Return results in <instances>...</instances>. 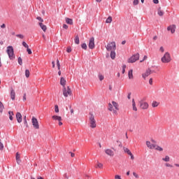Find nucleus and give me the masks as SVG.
Returning a JSON list of instances; mask_svg holds the SVG:
<instances>
[{"mask_svg":"<svg viewBox=\"0 0 179 179\" xmlns=\"http://www.w3.org/2000/svg\"><path fill=\"white\" fill-rule=\"evenodd\" d=\"M108 110L112 111L114 115H118V110H120V106L118 103L113 101L112 103H108Z\"/></svg>","mask_w":179,"mask_h":179,"instance_id":"f257e3e1","label":"nucleus"},{"mask_svg":"<svg viewBox=\"0 0 179 179\" xmlns=\"http://www.w3.org/2000/svg\"><path fill=\"white\" fill-rule=\"evenodd\" d=\"M161 61L163 64H169V62H171V55L169 52H165L164 56L162 57Z\"/></svg>","mask_w":179,"mask_h":179,"instance_id":"f03ea898","label":"nucleus"},{"mask_svg":"<svg viewBox=\"0 0 179 179\" xmlns=\"http://www.w3.org/2000/svg\"><path fill=\"white\" fill-rule=\"evenodd\" d=\"M6 52L10 59H15V53L13 52V47L12 46L7 47Z\"/></svg>","mask_w":179,"mask_h":179,"instance_id":"7ed1b4c3","label":"nucleus"},{"mask_svg":"<svg viewBox=\"0 0 179 179\" xmlns=\"http://www.w3.org/2000/svg\"><path fill=\"white\" fill-rule=\"evenodd\" d=\"M63 95L65 97H68V96H72V90L69 86L63 87Z\"/></svg>","mask_w":179,"mask_h":179,"instance_id":"20e7f679","label":"nucleus"},{"mask_svg":"<svg viewBox=\"0 0 179 179\" xmlns=\"http://www.w3.org/2000/svg\"><path fill=\"white\" fill-rule=\"evenodd\" d=\"M107 51H115L117 47L115 45V42H111L107 44L106 46Z\"/></svg>","mask_w":179,"mask_h":179,"instance_id":"39448f33","label":"nucleus"},{"mask_svg":"<svg viewBox=\"0 0 179 179\" xmlns=\"http://www.w3.org/2000/svg\"><path fill=\"white\" fill-rule=\"evenodd\" d=\"M139 106L141 110H148L149 108V103L143 100L139 101Z\"/></svg>","mask_w":179,"mask_h":179,"instance_id":"423d86ee","label":"nucleus"},{"mask_svg":"<svg viewBox=\"0 0 179 179\" xmlns=\"http://www.w3.org/2000/svg\"><path fill=\"white\" fill-rule=\"evenodd\" d=\"M139 59V53L134 55L131 56L127 61L129 64H134V62H136Z\"/></svg>","mask_w":179,"mask_h":179,"instance_id":"0eeeda50","label":"nucleus"},{"mask_svg":"<svg viewBox=\"0 0 179 179\" xmlns=\"http://www.w3.org/2000/svg\"><path fill=\"white\" fill-rule=\"evenodd\" d=\"M90 125L91 128H96V120H94V115L90 114Z\"/></svg>","mask_w":179,"mask_h":179,"instance_id":"6e6552de","label":"nucleus"},{"mask_svg":"<svg viewBox=\"0 0 179 179\" xmlns=\"http://www.w3.org/2000/svg\"><path fill=\"white\" fill-rule=\"evenodd\" d=\"M31 122H32V125H33L34 128H35V129H39L40 126L38 125V120H37V118L33 117L31 119Z\"/></svg>","mask_w":179,"mask_h":179,"instance_id":"1a4fd4ad","label":"nucleus"},{"mask_svg":"<svg viewBox=\"0 0 179 179\" xmlns=\"http://www.w3.org/2000/svg\"><path fill=\"white\" fill-rule=\"evenodd\" d=\"M89 48L90 50H93L95 47L94 45V37H92L91 38H90V41H89Z\"/></svg>","mask_w":179,"mask_h":179,"instance_id":"9d476101","label":"nucleus"},{"mask_svg":"<svg viewBox=\"0 0 179 179\" xmlns=\"http://www.w3.org/2000/svg\"><path fill=\"white\" fill-rule=\"evenodd\" d=\"M151 73L152 70H150V69H148L145 73L142 74V77L143 78V79H146V78H148V76H149Z\"/></svg>","mask_w":179,"mask_h":179,"instance_id":"9b49d317","label":"nucleus"},{"mask_svg":"<svg viewBox=\"0 0 179 179\" xmlns=\"http://www.w3.org/2000/svg\"><path fill=\"white\" fill-rule=\"evenodd\" d=\"M105 153L110 157H114V151H113L111 149L105 150Z\"/></svg>","mask_w":179,"mask_h":179,"instance_id":"f8f14e48","label":"nucleus"},{"mask_svg":"<svg viewBox=\"0 0 179 179\" xmlns=\"http://www.w3.org/2000/svg\"><path fill=\"white\" fill-rule=\"evenodd\" d=\"M167 30L168 31H171L172 34H173V33H176V25L172 24L170 25L167 27Z\"/></svg>","mask_w":179,"mask_h":179,"instance_id":"ddd939ff","label":"nucleus"},{"mask_svg":"<svg viewBox=\"0 0 179 179\" xmlns=\"http://www.w3.org/2000/svg\"><path fill=\"white\" fill-rule=\"evenodd\" d=\"M16 118H17V122H19V124H20V122H22V114L20 113L17 112L16 114Z\"/></svg>","mask_w":179,"mask_h":179,"instance_id":"4468645a","label":"nucleus"},{"mask_svg":"<svg viewBox=\"0 0 179 179\" xmlns=\"http://www.w3.org/2000/svg\"><path fill=\"white\" fill-rule=\"evenodd\" d=\"M155 144H152L149 141H146V145L149 149H155Z\"/></svg>","mask_w":179,"mask_h":179,"instance_id":"2eb2a0df","label":"nucleus"},{"mask_svg":"<svg viewBox=\"0 0 179 179\" xmlns=\"http://www.w3.org/2000/svg\"><path fill=\"white\" fill-rule=\"evenodd\" d=\"M128 78H129V79H130V80L134 79V70L130 69V70L128 71Z\"/></svg>","mask_w":179,"mask_h":179,"instance_id":"dca6fc26","label":"nucleus"},{"mask_svg":"<svg viewBox=\"0 0 179 179\" xmlns=\"http://www.w3.org/2000/svg\"><path fill=\"white\" fill-rule=\"evenodd\" d=\"M15 159L18 164H20V163H22V160L20 159V154H19V152L16 153Z\"/></svg>","mask_w":179,"mask_h":179,"instance_id":"f3484780","label":"nucleus"},{"mask_svg":"<svg viewBox=\"0 0 179 179\" xmlns=\"http://www.w3.org/2000/svg\"><path fill=\"white\" fill-rule=\"evenodd\" d=\"M60 85L64 87H65V85H66V80H65V78H64V77H62L60 79Z\"/></svg>","mask_w":179,"mask_h":179,"instance_id":"a211bd4d","label":"nucleus"},{"mask_svg":"<svg viewBox=\"0 0 179 179\" xmlns=\"http://www.w3.org/2000/svg\"><path fill=\"white\" fill-rule=\"evenodd\" d=\"M132 108L133 111H138V108H136V103H135V99H132Z\"/></svg>","mask_w":179,"mask_h":179,"instance_id":"6ab92c4d","label":"nucleus"},{"mask_svg":"<svg viewBox=\"0 0 179 179\" xmlns=\"http://www.w3.org/2000/svg\"><path fill=\"white\" fill-rule=\"evenodd\" d=\"M52 120H54L55 121H62V117L61 116H58V115H53L52 117Z\"/></svg>","mask_w":179,"mask_h":179,"instance_id":"aec40b11","label":"nucleus"},{"mask_svg":"<svg viewBox=\"0 0 179 179\" xmlns=\"http://www.w3.org/2000/svg\"><path fill=\"white\" fill-rule=\"evenodd\" d=\"M39 26L44 32L47 31V26H45L44 24L39 22Z\"/></svg>","mask_w":179,"mask_h":179,"instance_id":"412c9836","label":"nucleus"},{"mask_svg":"<svg viewBox=\"0 0 179 179\" xmlns=\"http://www.w3.org/2000/svg\"><path fill=\"white\" fill-rule=\"evenodd\" d=\"M154 149H155V150H157L158 152H163V148L155 144L154 145Z\"/></svg>","mask_w":179,"mask_h":179,"instance_id":"4be33fe9","label":"nucleus"},{"mask_svg":"<svg viewBox=\"0 0 179 179\" xmlns=\"http://www.w3.org/2000/svg\"><path fill=\"white\" fill-rule=\"evenodd\" d=\"M16 94L15 93V90H13V89H11V92H10V97L13 100H15V97Z\"/></svg>","mask_w":179,"mask_h":179,"instance_id":"5701e85b","label":"nucleus"},{"mask_svg":"<svg viewBox=\"0 0 179 179\" xmlns=\"http://www.w3.org/2000/svg\"><path fill=\"white\" fill-rule=\"evenodd\" d=\"M66 23H67V24H73V20L67 17L66 18Z\"/></svg>","mask_w":179,"mask_h":179,"instance_id":"b1692460","label":"nucleus"},{"mask_svg":"<svg viewBox=\"0 0 179 179\" xmlns=\"http://www.w3.org/2000/svg\"><path fill=\"white\" fill-rule=\"evenodd\" d=\"M159 104V102L154 101H152L151 106H152V107L155 108V107H158Z\"/></svg>","mask_w":179,"mask_h":179,"instance_id":"393cba45","label":"nucleus"},{"mask_svg":"<svg viewBox=\"0 0 179 179\" xmlns=\"http://www.w3.org/2000/svg\"><path fill=\"white\" fill-rule=\"evenodd\" d=\"M110 58L112 59H115V50H113L110 52Z\"/></svg>","mask_w":179,"mask_h":179,"instance_id":"a878e982","label":"nucleus"},{"mask_svg":"<svg viewBox=\"0 0 179 179\" xmlns=\"http://www.w3.org/2000/svg\"><path fill=\"white\" fill-rule=\"evenodd\" d=\"M8 115H9V119L10 120V121H13V115H14L13 112L9 111Z\"/></svg>","mask_w":179,"mask_h":179,"instance_id":"bb28decb","label":"nucleus"},{"mask_svg":"<svg viewBox=\"0 0 179 179\" xmlns=\"http://www.w3.org/2000/svg\"><path fill=\"white\" fill-rule=\"evenodd\" d=\"M4 108L3 103L0 101V113H3Z\"/></svg>","mask_w":179,"mask_h":179,"instance_id":"cd10ccee","label":"nucleus"},{"mask_svg":"<svg viewBox=\"0 0 179 179\" xmlns=\"http://www.w3.org/2000/svg\"><path fill=\"white\" fill-rule=\"evenodd\" d=\"M111 22H113V17L111 16H109L106 20V23H111Z\"/></svg>","mask_w":179,"mask_h":179,"instance_id":"c85d7f7f","label":"nucleus"},{"mask_svg":"<svg viewBox=\"0 0 179 179\" xmlns=\"http://www.w3.org/2000/svg\"><path fill=\"white\" fill-rule=\"evenodd\" d=\"M159 16H163V15H164V12H163V10H162L161 8L158 9V12H157Z\"/></svg>","mask_w":179,"mask_h":179,"instance_id":"c756f323","label":"nucleus"},{"mask_svg":"<svg viewBox=\"0 0 179 179\" xmlns=\"http://www.w3.org/2000/svg\"><path fill=\"white\" fill-rule=\"evenodd\" d=\"M25 76H26V78L30 77V71H29V69L25 70Z\"/></svg>","mask_w":179,"mask_h":179,"instance_id":"7c9ffc66","label":"nucleus"},{"mask_svg":"<svg viewBox=\"0 0 179 179\" xmlns=\"http://www.w3.org/2000/svg\"><path fill=\"white\" fill-rule=\"evenodd\" d=\"M162 160L164 161V162H170V157H169L168 155H166V156H165V157L164 158H162Z\"/></svg>","mask_w":179,"mask_h":179,"instance_id":"2f4dec72","label":"nucleus"},{"mask_svg":"<svg viewBox=\"0 0 179 179\" xmlns=\"http://www.w3.org/2000/svg\"><path fill=\"white\" fill-rule=\"evenodd\" d=\"M18 64L19 65H23V60L22 59V57H18Z\"/></svg>","mask_w":179,"mask_h":179,"instance_id":"473e14b6","label":"nucleus"},{"mask_svg":"<svg viewBox=\"0 0 179 179\" xmlns=\"http://www.w3.org/2000/svg\"><path fill=\"white\" fill-rule=\"evenodd\" d=\"M81 48L83 49V50H87V45H86V43H83L81 45Z\"/></svg>","mask_w":179,"mask_h":179,"instance_id":"72a5a7b5","label":"nucleus"},{"mask_svg":"<svg viewBox=\"0 0 179 179\" xmlns=\"http://www.w3.org/2000/svg\"><path fill=\"white\" fill-rule=\"evenodd\" d=\"M75 43L76 44H79L80 43V41H79V36H76V38H75Z\"/></svg>","mask_w":179,"mask_h":179,"instance_id":"f704fd0d","label":"nucleus"},{"mask_svg":"<svg viewBox=\"0 0 179 179\" xmlns=\"http://www.w3.org/2000/svg\"><path fill=\"white\" fill-rule=\"evenodd\" d=\"M124 150L125 152V153H127V155H131V150H129V149L128 148H124Z\"/></svg>","mask_w":179,"mask_h":179,"instance_id":"c9c22d12","label":"nucleus"},{"mask_svg":"<svg viewBox=\"0 0 179 179\" xmlns=\"http://www.w3.org/2000/svg\"><path fill=\"white\" fill-rule=\"evenodd\" d=\"M55 113H59V108H58V105L55 106Z\"/></svg>","mask_w":179,"mask_h":179,"instance_id":"e433bc0d","label":"nucleus"},{"mask_svg":"<svg viewBox=\"0 0 179 179\" xmlns=\"http://www.w3.org/2000/svg\"><path fill=\"white\" fill-rule=\"evenodd\" d=\"M96 167H99V169H103V164L98 162Z\"/></svg>","mask_w":179,"mask_h":179,"instance_id":"4c0bfd02","label":"nucleus"},{"mask_svg":"<svg viewBox=\"0 0 179 179\" xmlns=\"http://www.w3.org/2000/svg\"><path fill=\"white\" fill-rule=\"evenodd\" d=\"M57 68L58 70L59 71L61 69V64H59V60H57Z\"/></svg>","mask_w":179,"mask_h":179,"instance_id":"58836bf2","label":"nucleus"},{"mask_svg":"<svg viewBox=\"0 0 179 179\" xmlns=\"http://www.w3.org/2000/svg\"><path fill=\"white\" fill-rule=\"evenodd\" d=\"M0 150H3V143H2V141H1V139H0Z\"/></svg>","mask_w":179,"mask_h":179,"instance_id":"ea45409f","label":"nucleus"},{"mask_svg":"<svg viewBox=\"0 0 179 179\" xmlns=\"http://www.w3.org/2000/svg\"><path fill=\"white\" fill-rule=\"evenodd\" d=\"M22 45L23 47H24L25 48H29V45H27V43H26V42H22Z\"/></svg>","mask_w":179,"mask_h":179,"instance_id":"a19ab883","label":"nucleus"},{"mask_svg":"<svg viewBox=\"0 0 179 179\" xmlns=\"http://www.w3.org/2000/svg\"><path fill=\"white\" fill-rule=\"evenodd\" d=\"M139 3V0H134L133 5L136 6Z\"/></svg>","mask_w":179,"mask_h":179,"instance_id":"79ce46f5","label":"nucleus"},{"mask_svg":"<svg viewBox=\"0 0 179 179\" xmlns=\"http://www.w3.org/2000/svg\"><path fill=\"white\" fill-rule=\"evenodd\" d=\"M166 167H170L171 169H173V165L170 164L169 163L165 164Z\"/></svg>","mask_w":179,"mask_h":179,"instance_id":"37998d69","label":"nucleus"},{"mask_svg":"<svg viewBox=\"0 0 179 179\" xmlns=\"http://www.w3.org/2000/svg\"><path fill=\"white\" fill-rule=\"evenodd\" d=\"M99 80H103V79H104V76H103V75H99Z\"/></svg>","mask_w":179,"mask_h":179,"instance_id":"c03bdc74","label":"nucleus"},{"mask_svg":"<svg viewBox=\"0 0 179 179\" xmlns=\"http://www.w3.org/2000/svg\"><path fill=\"white\" fill-rule=\"evenodd\" d=\"M27 51L29 55L32 54L31 50L30 48H27Z\"/></svg>","mask_w":179,"mask_h":179,"instance_id":"a18cd8bd","label":"nucleus"},{"mask_svg":"<svg viewBox=\"0 0 179 179\" xmlns=\"http://www.w3.org/2000/svg\"><path fill=\"white\" fill-rule=\"evenodd\" d=\"M126 68H127V66L126 65H123L122 73H125V69Z\"/></svg>","mask_w":179,"mask_h":179,"instance_id":"49530a36","label":"nucleus"},{"mask_svg":"<svg viewBox=\"0 0 179 179\" xmlns=\"http://www.w3.org/2000/svg\"><path fill=\"white\" fill-rule=\"evenodd\" d=\"M133 176L136 178H139V175H138V173H136V172L133 173Z\"/></svg>","mask_w":179,"mask_h":179,"instance_id":"de8ad7c7","label":"nucleus"},{"mask_svg":"<svg viewBox=\"0 0 179 179\" xmlns=\"http://www.w3.org/2000/svg\"><path fill=\"white\" fill-rule=\"evenodd\" d=\"M36 19H37V20H39L40 22H41V23H43V22H44V20H43V18H41V17H37Z\"/></svg>","mask_w":179,"mask_h":179,"instance_id":"09e8293b","label":"nucleus"},{"mask_svg":"<svg viewBox=\"0 0 179 179\" xmlns=\"http://www.w3.org/2000/svg\"><path fill=\"white\" fill-rule=\"evenodd\" d=\"M66 52H69V53L72 52V48H71V47H68L67 50H66Z\"/></svg>","mask_w":179,"mask_h":179,"instance_id":"8fccbe9b","label":"nucleus"},{"mask_svg":"<svg viewBox=\"0 0 179 179\" xmlns=\"http://www.w3.org/2000/svg\"><path fill=\"white\" fill-rule=\"evenodd\" d=\"M129 155L130 156L131 160H134L135 159V157H134V155H132V152H131V154H129Z\"/></svg>","mask_w":179,"mask_h":179,"instance_id":"3c124183","label":"nucleus"},{"mask_svg":"<svg viewBox=\"0 0 179 179\" xmlns=\"http://www.w3.org/2000/svg\"><path fill=\"white\" fill-rule=\"evenodd\" d=\"M16 37H18L19 38H24V36L22 34H17L16 35Z\"/></svg>","mask_w":179,"mask_h":179,"instance_id":"603ef678","label":"nucleus"},{"mask_svg":"<svg viewBox=\"0 0 179 179\" xmlns=\"http://www.w3.org/2000/svg\"><path fill=\"white\" fill-rule=\"evenodd\" d=\"M149 84H150V85H153V78H150V80H149Z\"/></svg>","mask_w":179,"mask_h":179,"instance_id":"864d4df0","label":"nucleus"},{"mask_svg":"<svg viewBox=\"0 0 179 179\" xmlns=\"http://www.w3.org/2000/svg\"><path fill=\"white\" fill-rule=\"evenodd\" d=\"M159 51H161V52H164V48H163V46L160 47Z\"/></svg>","mask_w":179,"mask_h":179,"instance_id":"5fc2aeb1","label":"nucleus"},{"mask_svg":"<svg viewBox=\"0 0 179 179\" xmlns=\"http://www.w3.org/2000/svg\"><path fill=\"white\" fill-rule=\"evenodd\" d=\"M115 179H122V178H121V176H120V175H116V176H115Z\"/></svg>","mask_w":179,"mask_h":179,"instance_id":"6e6d98bb","label":"nucleus"},{"mask_svg":"<svg viewBox=\"0 0 179 179\" xmlns=\"http://www.w3.org/2000/svg\"><path fill=\"white\" fill-rule=\"evenodd\" d=\"M148 59V56H144L143 59L141 60L140 62H143V61Z\"/></svg>","mask_w":179,"mask_h":179,"instance_id":"4d7b16f0","label":"nucleus"},{"mask_svg":"<svg viewBox=\"0 0 179 179\" xmlns=\"http://www.w3.org/2000/svg\"><path fill=\"white\" fill-rule=\"evenodd\" d=\"M63 29H65L66 30L68 29V25L66 24H63Z\"/></svg>","mask_w":179,"mask_h":179,"instance_id":"13d9d810","label":"nucleus"},{"mask_svg":"<svg viewBox=\"0 0 179 179\" xmlns=\"http://www.w3.org/2000/svg\"><path fill=\"white\" fill-rule=\"evenodd\" d=\"M1 29H6V25L5 24H3L2 25H1Z\"/></svg>","mask_w":179,"mask_h":179,"instance_id":"bf43d9fd","label":"nucleus"},{"mask_svg":"<svg viewBox=\"0 0 179 179\" xmlns=\"http://www.w3.org/2000/svg\"><path fill=\"white\" fill-rule=\"evenodd\" d=\"M153 3L157 4L159 3V0H153Z\"/></svg>","mask_w":179,"mask_h":179,"instance_id":"052dcab7","label":"nucleus"},{"mask_svg":"<svg viewBox=\"0 0 179 179\" xmlns=\"http://www.w3.org/2000/svg\"><path fill=\"white\" fill-rule=\"evenodd\" d=\"M23 101H26V94H24L23 96Z\"/></svg>","mask_w":179,"mask_h":179,"instance_id":"680f3d73","label":"nucleus"},{"mask_svg":"<svg viewBox=\"0 0 179 179\" xmlns=\"http://www.w3.org/2000/svg\"><path fill=\"white\" fill-rule=\"evenodd\" d=\"M71 157H75V153L73 152H70Z\"/></svg>","mask_w":179,"mask_h":179,"instance_id":"e2e57ef3","label":"nucleus"},{"mask_svg":"<svg viewBox=\"0 0 179 179\" xmlns=\"http://www.w3.org/2000/svg\"><path fill=\"white\" fill-rule=\"evenodd\" d=\"M52 68H55V62H52Z\"/></svg>","mask_w":179,"mask_h":179,"instance_id":"0e129e2a","label":"nucleus"},{"mask_svg":"<svg viewBox=\"0 0 179 179\" xmlns=\"http://www.w3.org/2000/svg\"><path fill=\"white\" fill-rule=\"evenodd\" d=\"M153 40L155 41V40H157V36H155L154 37H153Z\"/></svg>","mask_w":179,"mask_h":179,"instance_id":"69168bd1","label":"nucleus"},{"mask_svg":"<svg viewBox=\"0 0 179 179\" xmlns=\"http://www.w3.org/2000/svg\"><path fill=\"white\" fill-rule=\"evenodd\" d=\"M59 126L62 125V122L59 121Z\"/></svg>","mask_w":179,"mask_h":179,"instance_id":"338daca9","label":"nucleus"},{"mask_svg":"<svg viewBox=\"0 0 179 179\" xmlns=\"http://www.w3.org/2000/svg\"><path fill=\"white\" fill-rule=\"evenodd\" d=\"M176 167H179V164H175Z\"/></svg>","mask_w":179,"mask_h":179,"instance_id":"774afa93","label":"nucleus"}]
</instances>
